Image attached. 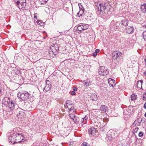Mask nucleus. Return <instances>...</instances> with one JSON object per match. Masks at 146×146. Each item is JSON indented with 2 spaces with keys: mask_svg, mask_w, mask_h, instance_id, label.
<instances>
[{
  "mask_svg": "<svg viewBox=\"0 0 146 146\" xmlns=\"http://www.w3.org/2000/svg\"><path fill=\"white\" fill-rule=\"evenodd\" d=\"M108 82L109 85L113 87L115 85V80L111 78H110L108 79Z\"/></svg>",
  "mask_w": 146,
  "mask_h": 146,
  "instance_id": "18",
  "label": "nucleus"
},
{
  "mask_svg": "<svg viewBox=\"0 0 146 146\" xmlns=\"http://www.w3.org/2000/svg\"><path fill=\"white\" fill-rule=\"evenodd\" d=\"M29 94L28 92H19L17 94L18 97L23 101H25L28 98Z\"/></svg>",
  "mask_w": 146,
  "mask_h": 146,
  "instance_id": "4",
  "label": "nucleus"
},
{
  "mask_svg": "<svg viewBox=\"0 0 146 146\" xmlns=\"http://www.w3.org/2000/svg\"><path fill=\"white\" fill-rule=\"evenodd\" d=\"M145 65L146 66V59H145Z\"/></svg>",
  "mask_w": 146,
  "mask_h": 146,
  "instance_id": "50",
  "label": "nucleus"
},
{
  "mask_svg": "<svg viewBox=\"0 0 146 146\" xmlns=\"http://www.w3.org/2000/svg\"><path fill=\"white\" fill-rule=\"evenodd\" d=\"M88 119V117L86 115H85L84 117L82 118L81 120V123L82 126L84 124L86 123Z\"/></svg>",
  "mask_w": 146,
  "mask_h": 146,
  "instance_id": "17",
  "label": "nucleus"
},
{
  "mask_svg": "<svg viewBox=\"0 0 146 146\" xmlns=\"http://www.w3.org/2000/svg\"><path fill=\"white\" fill-rule=\"evenodd\" d=\"M140 9L142 13L146 14V3L141 4Z\"/></svg>",
  "mask_w": 146,
  "mask_h": 146,
  "instance_id": "16",
  "label": "nucleus"
},
{
  "mask_svg": "<svg viewBox=\"0 0 146 146\" xmlns=\"http://www.w3.org/2000/svg\"><path fill=\"white\" fill-rule=\"evenodd\" d=\"M70 94L72 95H74L75 94V92L74 91H72L71 92Z\"/></svg>",
  "mask_w": 146,
  "mask_h": 146,
  "instance_id": "39",
  "label": "nucleus"
},
{
  "mask_svg": "<svg viewBox=\"0 0 146 146\" xmlns=\"http://www.w3.org/2000/svg\"><path fill=\"white\" fill-rule=\"evenodd\" d=\"M74 114L72 113H70L69 115V117H70L71 119L72 120L76 116Z\"/></svg>",
  "mask_w": 146,
  "mask_h": 146,
  "instance_id": "31",
  "label": "nucleus"
},
{
  "mask_svg": "<svg viewBox=\"0 0 146 146\" xmlns=\"http://www.w3.org/2000/svg\"><path fill=\"white\" fill-rule=\"evenodd\" d=\"M45 86L44 89V92H47L50 90L51 88V82L48 80H46V81Z\"/></svg>",
  "mask_w": 146,
  "mask_h": 146,
  "instance_id": "10",
  "label": "nucleus"
},
{
  "mask_svg": "<svg viewBox=\"0 0 146 146\" xmlns=\"http://www.w3.org/2000/svg\"><path fill=\"white\" fill-rule=\"evenodd\" d=\"M121 25H121V24L120 23V25H117V26H118L119 27V28H120L121 27Z\"/></svg>",
  "mask_w": 146,
  "mask_h": 146,
  "instance_id": "45",
  "label": "nucleus"
},
{
  "mask_svg": "<svg viewBox=\"0 0 146 146\" xmlns=\"http://www.w3.org/2000/svg\"><path fill=\"white\" fill-rule=\"evenodd\" d=\"M134 29L133 26H128L126 29V32L128 34H132L134 32Z\"/></svg>",
  "mask_w": 146,
  "mask_h": 146,
  "instance_id": "15",
  "label": "nucleus"
},
{
  "mask_svg": "<svg viewBox=\"0 0 146 146\" xmlns=\"http://www.w3.org/2000/svg\"><path fill=\"white\" fill-rule=\"evenodd\" d=\"M142 121V118L140 117L137 118L136 120L133 123V126L135 127L136 126H138L140 125V124L141 123Z\"/></svg>",
  "mask_w": 146,
  "mask_h": 146,
  "instance_id": "13",
  "label": "nucleus"
},
{
  "mask_svg": "<svg viewBox=\"0 0 146 146\" xmlns=\"http://www.w3.org/2000/svg\"><path fill=\"white\" fill-rule=\"evenodd\" d=\"M106 8V7L101 3L98 6V10L100 12V13L104 11Z\"/></svg>",
  "mask_w": 146,
  "mask_h": 146,
  "instance_id": "12",
  "label": "nucleus"
},
{
  "mask_svg": "<svg viewBox=\"0 0 146 146\" xmlns=\"http://www.w3.org/2000/svg\"><path fill=\"white\" fill-rule=\"evenodd\" d=\"M143 99L144 101L146 100V93H145L144 95H143Z\"/></svg>",
  "mask_w": 146,
  "mask_h": 146,
  "instance_id": "35",
  "label": "nucleus"
},
{
  "mask_svg": "<svg viewBox=\"0 0 146 146\" xmlns=\"http://www.w3.org/2000/svg\"><path fill=\"white\" fill-rule=\"evenodd\" d=\"M35 23H37L38 25H40V26H42L44 25V23L40 20H37V21H36V22H35Z\"/></svg>",
  "mask_w": 146,
  "mask_h": 146,
  "instance_id": "27",
  "label": "nucleus"
},
{
  "mask_svg": "<svg viewBox=\"0 0 146 146\" xmlns=\"http://www.w3.org/2000/svg\"><path fill=\"white\" fill-rule=\"evenodd\" d=\"M65 109H68V111H73V113H75V109H74L72 101L69 100H67L66 102V104L64 105Z\"/></svg>",
  "mask_w": 146,
  "mask_h": 146,
  "instance_id": "2",
  "label": "nucleus"
},
{
  "mask_svg": "<svg viewBox=\"0 0 146 146\" xmlns=\"http://www.w3.org/2000/svg\"><path fill=\"white\" fill-rule=\"evenodd\" d=\"M39 2L41 4H44L47 2L48 0H39Z\"/></svg>",
  "mask_w": 146,
  "mask_h": 146,
  "instance_id": "28",
  "label": "nucleus"
},
{
  "mask_svg": "<svg viewBox=\"0 0 146 146\" xmlns=\"http://www.w3.org/2000/svg\"><path fill=\"white\" fill-rule=\"evenodd\" d=\"M97 55V53H96V52H95L93 53V56L94 57L96 56Z\"/></svg>",
  "mask_w": 146,
  "mask_h": 146,
  "instance_id": "41",
  "label": "nucleus"
},
{
  "mask_svg": "<svg viewBox=\"0 0 146 146\" xmlns=\"http://www.w3.org/2000/svg\"><path fill=\"white\" fill-rule=\"evenodd\" d=\"M100 110L104 112H106L107 110V107L105 105H102L100 107Z\"/></svg>",
  "mask_w": 146,
  "mask_h": 146,
  "instance_id": "25",
  "label": "nucleus"
},
{
  "mask_svg": "<svg viewBox=\"0 0 146 146\" xmlns=\"http://www.w3.org/2000/svg\"><path fill=\"white\" fill-rule=\"evenodd\" d=\"M100 51V50L98 49H96V50H95V52H96V53H97L99 52Z\"/></svg>",
  "mask_w": 146,
  "mask_h": 146,
  "instance_id": "43",
  "label": "nucleus"
},
{
  "mask_svg": "<svg viewBox=\"0 0 146 146\" xmlns=\"http://www.w3.org/2000/svg\"><path fill=\"white\" fill-rule=\"evenodd\" d=\"M15 137V143H24L25 141V137L22 133H14Z\"/></svg>",
  "mask_w": 146,
  "mask_h": 146,
  "instance_id": "1",
  "label": "nucleus"
},
{
  "mask_svg": "<svg viewBox=\"0 0 146 146\" xmlns=\"http://www.w3.org/2000/svg\"><path fill=\"white\" fill-rule=\"evenodd\" d=\"M138 129L139 128L138 127H136L135 128V129H134V132L135 133L137 132Z\"/></svg>",
  "mask_w": 146,
  "mask_h": 146,
  "instance_id": "38",
  "label": "nucleus"
},
{
  "mask_svg": "<svg viewBox=\"0 0 146 146\" xmlns=\"http://www.w3.org/2000/svg\"><path fill=\"white\" fill-rule=\"evenodd\" d=\"M14 135V133L13 134H10L9 135H8V140L9 142L11 143H12L13 142V144H15V137Z\"/></svg>",
  "mask_w": 146,
  "mask_h": 146,
  "instance_id": "14",
  "label": "nucleus"
},
{
  "mask_svg": "<svg viewBox=\"0 0 146 146\" xmlns=\"http://www.w3.org/2000/svg\"><path fill=\"white\" fill-rule=\"evenodd\" d=\"M8 100L7 101V103L8 106L10 110V111H13L14 109L15 104V101L13 100H10V99L8 98Z\"/></svg>",
  "mask_w": 146,
  "mask_h": 146,
  "instance_id": "7",
  "label": "nucleus"
},
{
  "mask_svg": "<svg viewBox=\"0 0 146 146\" xmlns=\"http://www.w3.org/2000/svg\"><path fill=\"white\" fill-rule=\"evenodd\" d=\"M112 139V138L111 137L110 138H109V139L110 140H111V139Z\"/></svg>",
  "mask_w": 146,
  "mask_h": 146,
  "instance_id": "47",
  "label": "nucleus"
},
{
  "mask_svg": "<svg viewBox=\"0 0 146 146\" xmlns=\"http://www.w3.org/2000/svg\"><path fill=\"white\" fill-rule=\"evenodd\" d=\"M93 129L94 130H95V128L94 127H92L89 129L88 132L90 134L92 135Z\"/></svg>",
  "mask_w": 146,
  "mask_h": 146,
  "instance_id": "30",
  "label": "nucleus"
},
{
  "mask_svg": "<svg viewBox=\"0 0 146 146\" xmlns=\"http://www.w3.org/2000/svg\"><path fill=\"white\" fill-rule=\"evenodd\" d=\"M14 1L20 9L25 8L26 5V0H14Z\"/></svg>",
  "mask_w": 146,
  "mask_h": 146,
  "instance_id": "3",
  "label": "nucleus"
},
{
  "mask_svg": "<svg viewBox=\"0 0 146 146\" xmlns=\"http://www.w3.org/2000/svg\"><path fill=\"white\" fill-rule=\"evenodd\" d=\"M84 85L85 86H88L89 85L90 83L88 82H86V81H84L83 82Z\"/></svg>",
  "mask_w": 146,
  "mask_h": 146,
  "instance_id": "32",
  "label": "nucleus"
},
{
  "mask_svg": "<svg viewBox=\"0 0 146 146\" xmlns=\"http://www.w3.org/2000/svg\"><path fill=\"white\" fill-rule=\"evenodd\" d=\"M121 25L124 26H126L128 25V20L126 19L123 20L121 21Z\"/></svg>",
  "mask_w": 146,
  "mask_h": 146,
  "instance_id": "21",
  "label": "nucleus"
},
{
  "mask_svg": "<svg viewBox=\"0 0 146 146\" xmlns=\"http://www.w3.org/2000/svg\"><path fill=\"white\" fill-rule=\"evenodd\" d=\"M82 145L83 146H89L88 145V144L87 143L85 142H83Z\"/></svg>",
  "mask_w": 146,
  "mask_h": 146,
  "instance_id": "34",
  "label": "nucleus"
},
{
  "mask_svg": "<svg viewBox=\"0 0 146 146\" xmlns=\"http://www.w3.org/2000/svg\"><path fill=\"white\" fill-rule=\"evenodd\" d=\"M78 5L79 6L80 10L81 9H84L81 3H79L78 4Z\"/></svg>",
  "mask_w": 146,
  "mask_h": 146,
  "instance_id": "33",
  "label": "nucleus"
},
{
  "mask_svg": "<svg viewBox=\"0 0 146 146\" xmlns=\"http://www.w3.org/2000/svg\"><path fill=\"white\" fill-rule=\"evenodd\" d=\"M143 133L142 132H140L138 134V135L139 137H142L143 135Z\"/></svg>",
  "mask_w": 146,
  "mask_h": 146,
  "instance_id": "36",
  "label": "nucleus"
},
{
  "mask_svg": "<svg viewBox=\"0 0 146 146\" xmlns=\"http://www.w3.org/2000/svg\"><path fill=\"white\" fill-rule=\"evenodd\" d=\"M74 122L76 123H79L80 119L78 117L75 116L72 119Z\"/></svg>",
  "mask_w": 146,
  "mask_h": 146,
  "instance_id": "23",
  "label": "nucleus"
},
{
  "mask_svg": "<svg viewBox=\"0 0 146 146\" xmlns=\"http://www.w3.org/2000/svg\"><path fill=\"white\" fill-rule=\"evenodd\" d=\"M121 53L119 51H115L112 53L113 58L114 60H117V58H120L121 57Z\"/></svg>",
  "mask_w": 146,
  "mask_h": 146,
  "instance_id": "9",
  "label": "nucleus"
},
{
  "mask_svg": "<svg viewBox=\"0 0 146 146\" xmlns=\"http://www.w3.org/2000/svg\"><path fill=\"white\" fill-rule=\"evenodd\" d=\"M144 108L146 109V103L144 104Z\"/></svg>",
  "mask_w": 146,
  "mask_h": 146,
  "instance_id": "44",
  "label": "nucleus"
},
{
  "mask_svg": "<svg viewBox=\"0 0 146 146\" xmlns=\"http://www.w3.org/2000/svg\"><path fill=\"white\" fill-rule=\"evenodd\" d=\"M96 129L95 128V130H92V135H92L94 136V134H95V133H96Z\"/></svg>",
  "mask_w": 146,
  "mask_h": 146,
  "instance_id": "37",
  "label": "nucleus"
},
{
  "mask_svg": "<svg viewBox=\"0 0 146 146\" xmlns=\"http://www.w3.org/2000/svg\"><path fill=\"white\" fill-rule=\"evenodd\" d=\"M90 98L92 101H96L98 100V97L97 95L95 94H92L90 96Z\"/></svg>",
  "mask_w": 146,
  "mask_h": 146,
  "instance_id": "20",
  "label": "nucleus"
},
{
  "mask_svg": "<svg viewBox=\"0 0 146 146\" xmlns=\"http://www.w3.org/2000/svg\"><path fill=\"white\" fill-rule=\"evenodd\" d=\"M109 73V71L107 68L104 66L100 67L99 69V73L101 76H105Z\"/></svg>",
  "mask_w": 146,
  "mask_h": 146,
  "instance_id": "5",
  "label": "nucleus"
},
{
  "mask_svg": "<svg viewBox=\"0 0 146 146\" xmlns=\"http://www.w3.org/2000/svg\"><path fill=\"white\" fill-rule=\"evenodd\" d=\"M142 36L144 40L146 41V31L143 32Z\"/></svg>",
  "mask_w": 146,
  "mask_h": 146,
  "instance_id": "29",
  "label": "nucleus"
},
{
  "mask_svg": "<svg viewBox=\"0 0 146 146\" xmlns=\"http://www.w3.org/2000/svg\"><path fill=\"white\" fill-rule=\"evenodd\" d=\"M143 83V80H139L137 82V86L138 88L142 89V85Z\"/></svg>",
  "mask_w": 146,
  "mask_h": 146,
  "instance_id": "19",
  "label": "nucleus"
},
{
  "mask_svg": "<svg viewBox=\"0 0 146 146\" xmlns=\"http://www.w3.org/2000/svg\"><path fill=\"white\" fill-rule=\"evenodd\" d=\"M144 74L145 75V76H146V72H144Z\"/></svg>",
  "mask_w": 146,
  "mask_h": 146,
  "instance_id": "46",
  "label": "nucleus"
},
{
  "mask_svg": "<svg viewBox=\"0 0 146 146\" xmlns=\"http://www.w3.org/2000/svg\"><path fill=\"white\" fill-rule=\"evenodd\" d=\"M118 25H120V22H119L115 23L114 21H112L110 23V28L113 30H115L117 29H119V27L117 26Z\"/></svg>",
  "mask_w": 146,
  "mask_h": 146,
  "instance_id": "11",
  "label": "nucleus"
},
{
  "mask_svg": "<svg viewBox=\"0 0 146 146\" xmlns=\"http://www.w3.org/2000/svg\"><path fill=\"white\" fill-rule=\"evenodd\" d=\"M137 98V96L134 94H132L131 96V100L132 101L136 100Z\"/></svg>",
  "mask_w": 146,
  "mask_h": 146,
  "instance_id": "26",
  "label": "nucleus"
},
{
  "mask_svg": "<svg viewBox=\"0 0 146 146\" xmlns=\"http://www.w3.org/2000/svg\"><path fill=\"white\" fill-rule=\"evenodd\" d=\"M17 115L19 117L21 116V118H22L25 115V113L21 110V111H19V112L17 114Z\"/></svg>",
  "mask_w": 146,
  "mask_h": 146,
  "instance_id": "22",
  "label": "nucleus"
},
{
  "mask_svg": "<svg viewBox=\"0 0 146 146\" xmlns=\"http://www.w3.org/2000/svg\"><path fill=\"white\" fill-rule=\"evenodd\" d=\"M89 27V26L88 25L80 23L77 27V30L79 31H81L85 30L88 29Z\"/></svg>",
  "mask_w": 146,
  "mask_h": 146,
  "instance_id": "6",
  "label": "nucleus"
},
{
  "mask_svg": "<svg viewBox=\"0 0 146 146\" xmlns=\"http://www.w3.org/2000/svg\"><path fill=\"white\" fill-rule=\"evenodd\" d=\"M144 27H145V28H146V24H145V25L144 26Z\"/></svg>",
  "mask_w": 146,
  "mask_h": 146,
  "instance_id": "49",
  "label": "nucleus"
},
{
  "mask_svg": "<svg viewBox=\"0 0 146 146\" xmlns=\"http://www.w3.org/2000/svg\"><path fill=\"white\" fill-rule=\"evenodd\" d=\"M36 13H35L34 14V18L35 19H37V16L36 15Z\"/></svg>",
  "mask_w": 146,
  "mask_h": 146,
  "instance_id": "42",
  "label": "nucleus"
},
{
  "mask_svg": "<svg viewBox=\"0 0 146 146\" xmlns=\"http://www.w3.org/2000/svg\"><path fill=\"white\" fill-rule=\"evenodd\" d=\"M145 116L146 117V112L144 114Z\"/></svg>",
  "mask_w": 146,
  "mask_h": 146,
  "instance_id": "48",
  "label": "nucleus"
},
{
  "mask_svg": "<svg viewBox=\"0 0 146 146\" xmlns=\"http://www.w3.org/2000/svg\"><path fill=\"white\" fill-rule=\"evenodd\" d=\"M50 49L53 54L54 55L56 54L55 53L58 51L59 50L58 44L55 43V44L52 45L50 47Z\"/></svg>",
  "mask_w": 146,
  "mask_h": 146,
  "instance_id": "8",
  "label": "nucleus"
},
{
  "mask_svg": "<svg viewBox=\"0 0 146 146\" xmlns=\"http://www.w3.org/2000/svg\"><path fill=\"white\" fill-rule=\"evenodd\" d=\"M73 91H74V92H75V91H77V88L76 87H74L73 88Z\"/></svg>",
  "mask_w": 146,
  "mask_h": 146,
  "instance_id": "40",
  "label": "nucleus"
},
{
  "mask_svg": "<svg viewBox=\"0 0 146 146\" xmlns=\"http://www.w3.org/2000/svg\"><path fill=\"white\" fill-rule=\"evenodd\" d=\"M60 35H61V33H62V32H60Z\"/></svg>",
  "mask_w": 146,
  "mask_h": 146,
  "instance_id": "51",
  "label": "nucleus"
},
{
  "mask_svg": "<svg viewBox=\"0 0 146 146\" xmlns=\"http://www.w3.org/2000/svg\"><path fill=\"white\" fill-rule=\"evenodd\" d=\"M84 11V9L80 10L77 13V15L79 17H80L83 14Z\"/></svg>",
  "mask_w": 146,
  "mask_h": 146,
  "instance_id": "24",
  "label": "nucleus"
}]
</instances>
